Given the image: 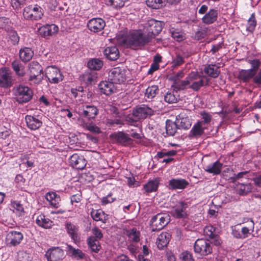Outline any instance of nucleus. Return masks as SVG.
<instances>
[{
	"label": "nucleus",
	"mask_w": 261,
	"mask_h": 261,
	"mask_svg": "<svg viewBox=\"0 0 261 261\" xmlns=\"http://www.w3.org/2000/svg\"><path fill=\"white\" fill-rule=\"evenodd\" d=\"M120 42L127 47L137 49L144 46L150 41L149 40V37L146 36L143 30L139 29L130 31Z\"/></svg>",
	"instance_id": "obj_1"
},
{
	"label": "nucleus",
	"mask_w": 261,
	"mask_h": 261,
	"mask_svg": "<svg viewBox=\"0 0 261 261\" xmlns=\"http://www.w3.org/2000/svg\"><path fill=\"white\" fill-rule=\"evenodd\" d=\"M28 81L32 84L39 85L43 79V68L36 61H32L28 65Z\"/></svg>",
	"instance_id": "obj_2"
},
{
	"label": "nucleus",
	"mask_w": 261,
	"mask_h": 261,
	"mask_svg": "<svg viewBox=\"0 0 261 261\" xmlns=\"http://www.w3.org/2000/svg\"><path fill=\"white\" fill-rule=\"evenodd\" d=\"M13 95L16 101L19 103H23L32 99L33 92L29 87L24 85H19L13 88Z\"/></svg>",
	"instance_id": "obj_3"
},
{
	"label": "nucleus",
	"mask_w": 261,
	"mask_h": 261,
	"mask_svg": "<svg viewBox=\"0 0 261 261\" xmlns=\"http://www.w3.org/2000/svg\"><path fill=\"white\" fill-rule=\"evenodd\" d=\"M163 24V23L160 21L151 19L144 23L143 30L151 41L155 36L162 31Z\"/></svg>",
	"instance_id": "obj_4"
},
{
	"label": "nucleus",
	"mask_w": 261,
	"mask_h": 261,
	"mask_svg": "<svg viewBox=\"0 0 261 261\" xmlns=\"http://www.w3.org/2000/svg\"><path fill=\"white\" fill-rule=\"evenodd\" d=\"M44 15L43 9L38 5H31L23 9V15L25 19L30 20H38Z\"/></svg>",
	"instance_id": "obj_5"
},
{
	"label": "nucleus",
	"mask_w": 261,
	"mask_h": 261,
	"mask_svg": "<svg viewBox=\"0 0 261 261\" xmlns=\"http://www.w3.org/2000/svg\"><path fill=\"white\" fill-rule=\"evenodd\" d=\"M170 220V216L166 213H159L153 216L150 221L152 231H159L162 229L168 224Z\"/></svg>",
	"instance_id": "obj_6"
},
{
	"label": "nucleus",
	"mask_w": 261,
	"mask_h": 261,
	"mask_svg": "<svg viewBox=\"0 0 261 261\" xmlns=\"http://www.w3.org/2000/svg\"><path fill=\"white\" fill-rule=\"evenodd\" d=\"M194 249L195 253L201 256H206L212 252L211 243L208 240H197L194 244Z\"/></svg>",
	"instance_id": "obj_7"
},
{
	"label": "nucleus",
	"mask_w": 261,
	"mask_h": 261,
	"mask_svg": "<svg viewBox=\"0 0 261 261\" xmlns=\"http://www.w3.org/2000/svg\"><path fill=\"white\" fill-rule=\"evenodd\" d=\"M45 76L51 84H58L62 81L64 78L60 69L55 66H48L46 68Z\"/></svg>",
	"instance_id": "obj_8"
},
{
	"label": "nucleus",
	"mask_w": 261,
	"mask_h": 261,
	"mask_svg": "<svg viewBox=\"0 0 261 261\" xmlns=\"http://www.w3.org/2000/svg\"><path fill=\"white\" fill-rule=\"evenodd\" d=\"M126 71L123 68L118 67L112 69L109 74V78L114 84H121L126 80Z\"/></svg>",
	"instance_id": "obj_9"
},
{
	"label": "nucleus",
	"mask_w": 261,
	"mask_h": 261,
	"mask_svg": "<svg viewBox=\"0 0 261 261\" xmlns=\"http://www.w3.org/2000/svg\"><path fill=\"white\" fill-rule=\"evenodd\" d=\"M12 85V72L8 67L0 68V87L2 88L10 87Z\"/></svg>",
	"instance_id": "obj_10"
},
{
	"label": "nucleus",
	"mask_w": 261,
	"mask_h": 261,
	"mask_svg": "<svg viewBox=\"0 0 261 261\" xmlns=\"http://www.w3.org/2000/svg\"><path fill=\"white\" fill-rule=\"evenodd\" d=\"M133 116L139 120L144 119L154 114V111L145 105L136 107L133 109Z\"/></svg>",
	"instance_id": "obj_11"
},
{
	"label": "nucleus",
	"mask_w": 261,
	"mask_h": 261,
	"mask_svg": "<svg viewBox=\"0 0 261 261\" xmlns=\"http://www.w3.org/2000/svg\"><path fill=\"white\" fill-rule=\"evenodd\" d=\"M65 229L67 233L70 237L71 239L75 243H77L80 242L81 237L79 231V227L70 222H66L65 224Z\"/></svg>",
	"instance_id": "obj_12"
},
{
	"label": "nucleus",
	"mask_w": 261,
	"mask_h": 261,
	"mask_svg": "<svg viewBox=\"0 0 261 261\" xmlns=\"http://www.w3.org/2000/svg\"><path fill=\"white\" fill-rule=\"evenodd\" d=\"M47 261H60L64 257V251L59 247H52L45 254Z\"/></svg>",
	"instance_id": "obj_13"
},
{
	"label": "nucleus",
	"mask_w": 261,
	"mask_h": 261,
	"mask_svg": "<svg viewBox=\"0 0 261 261\" xmlns=\"http://www.w3.org/2000/svg\"><path fill=\"white\" fill-rule=\"evenodd\" d=\"M87 25L90 31L95 33L102 31L106 25V22L100 18H94L89 20Z\"/></svg>",
	"instance_id": "obj_14"
},
{
	"label": "nucleus",
	"mask_w": 261,
	"mask_h": 261,
	"mask_svg": "<svg viewBox=\"0 0 261 261\" xmlns=\"http://www.w3.org/2000/svg\"><path fill=\"white\" fill-rule=\"evenodd\" d=\"M81 110V115L89 120L95 119L98 114V109L93 105H84Z\"/></svg>",
	"instance_id": "obj_15"
},
{
	"label": "nucleus",
	"mask_w": 261,
	"mask_h": 261,
	"mask_svg": "<svg viewBox=\"0 0 261 261\" xmlns=\"http://www.w3.org/2000/svg\"><path fill=\"white\" fill-rule=\"evenodd\" d=\"M189 185V182L185 179L172 178L168 181V187L170 190H184Z\"/></svg>",
	"instance_id": "obj_16"
},
{
	"label": "nucleus",
	"mask_w": 261,
	"mask_h": 261,
	"mask_svg": "<svg viewBox=\"0 0 261 261\" xmlns=\"http://www.w3.org/2000/svg\"><path fill=\"white\" fill-rule=\"evenodd\" d=\"M188 206L187 202L179 201L173 207V215L177 218H185L187 214L186 209Z\"/></svg>",
	"instance_id": "obj_17"
},
{
	"label": "nucleus",
	"mask_w": 261,
	"mask_h": 261,
	"mask_svg": "<svg viewBox=\"0 0 261 261\" xmlns=\"http://www.w3.org/2000/svg\"><path fill=\"white\" fill-rule=\"evenodd\" d=\"M70 165L73 168L82 170L87 164L86 160L82 156H80L77 154H73L69 159Z\"/></svg>",
	"instance_id": "obj_18"
},
{
	"label": "nucleus",
	"mask_w": 261,
	"mask_h": 261,
	"mask_svg": "<svg viewBox=\"0 0 261 261\" xmlns=\"http://www.w3.org/2000/svg\"><path fill=\"white\" fill-rule=\"evenodd\" d=\"M58 27L55 24H46L40 27L38 29L39 34L43 37L55 35L58 32Z\"/></svg>",
	"instance_id": "obj_19"
},
{
	"label": "nucleus",
	"mask_w": 261,
	"mask_h": 261,
	"mask_svg": "<svg viewBox=\"0 0 261 261\" xmlns=\"http://www.w3.org/2000/svg\"><path fill=\"white\" fill-rule=\"evenodd\" d=\"M114 139L117 143L123 146H127L132 143L133 140L128 135L123 132H118L113 135Z\"/></svg>",
	"instance_id": "obj_20"
},
{
	"label": "nucleus",
	"mask_w": 261,
	"mask_h": 261,
	"mask_svg": "<svg viewBox=\"0 0 261 261\" xmlns=\"http://www.w3.org/2000/svg\"><path fill=\"white\" fill-rule=\"evenodd\" d=\"M23 238V234L20 232L11 231L9 232L7 236L8 242L13 246L19 244Z\"/></svg>",
	"instance_id": "obj_21"
},
{
	"label": "nucleus",
	"mask_w": 261,
	"mask_h": 261,
	"mask_svg": "<svg viewBox=\"0 0 261 261\" xmlns=\"http://www.w3.org/2000/svg\"><path fill=\"white\" fill-rule=\"evenodd\" d=\"M98 87L100 92L106 95L112 94L115 90L114 83L112 81H102L99 84Z\"/></svg>",
	"instance_id": "obj_22"
},
{
	"label": "nucleus",
	"mask_w": 261,
	"mask_h": 261,
	"mask_svg": "<svg viewBox=\"0 0 261 261\" xmlns=\"http://www.w3.org/2000/svg\"><path fill=\"white\" fill-rule=\"evenodd\" d=\"M25 120L27 126L31 130H36L42 124V121L35 116L27 115Z\"/></svg>",
	"instance_id": "obj_23"
},
{
	"label": "nucleus",
	"mask_w": 261,
	"mask_h": 261,
	"mask_svg": "<svg viewBox=\"0 0 261 261\" xmlns=\"http://www.w3.org/2000/svg\"><path fill=\"white\" fill-rule=\"evenodd\" d=\"M218 11L214 9H211L208 12L203 16L201 20L203 23L210 24L215 22L218 18Z\"/></svg>",
	"instance_id": "obj_24"
},
{
	"label": "nucleus",
	"mask_w": 261,
	"mask_h": 261,
	"mask_svg": "<svg viewBox=\"0 0 261 261\" xmlns=\"http://www.w3.org/2000/svg\"><path fill=\"white\" fill-rule=\"evenodd\" d=\"M103 54L106 58L111 61H115L119 57V52L115 46L107 47L103 50Z\"/></svg>",
	"instance_id": "obj_25"
},
{
	"label": "nucleus",
	"mask_w": 261,
	"mask_h": 261,
	"mask_svg": "<svg viewBox=\"0 0 261 261\" xmlns=\"http://www.w3.org/2000/svg\"><path fill=\"white\" fill-rule=\"evenodd\" d=\"M222 164L217 161L212 164L207 165L204 170L205 172L212 174L214 175H219L221 173L222 169Z\"/></svg>",
	"instance_id": "obj_26"
},
{
	"label": "nucleus",
	"mask_w": 261,
	"mask_h": 261,
	"mask_svg": "<svg viewBox=\"0 0 261 261\" xmlns=\"http://www.w3.org/2000/svg\"><path fill=\"white\" fill-rule=\"evenodd\" d=\"M202 122H197L193 125L190 132V137L197 138L203 134L205 127L202 125Z\"/></svg>",
	"instance_id": "obj_27"
},
{
	"label": "nucleus",
	"mask_w": 261,
	"mask_h": 261,
	"mask_svg": "<svg viewBox=\"0 0 261 261\" xmlns=\"http://www.w3.org/2000/svg\"><path fill=\"white\" fill-rule=\"evenodd\" d=\"M36 223L39 226L45 229L50 228L54 225L53 222L43 214L37 217Z\"/></svg>",
	"instance_id": "obj_28"
},
{
	"label": "nucleus",
	"mask_w": 261,
	"mask_h": 261,
	"mask_svg": "<svg viewBox=\"0 0 261 261\" xmlns=\"http://www.w3.org/2000/svg\"><path fill=\"white\" fill-rule=\"evenodd\" d=\"M170 241V235L167 232H162L158 236L156 244L160 250H162L166 247Z\"/></svg>",
	"instance_id": "obj_29"
},
{
	"label": "nucleus",
	"mask_w": 261,
	"mask_h": 261,
	"mask_svg": "<svg viewBox=\"0 0 261 261\" xmlns=\"http://www.w3.org/2000/svg\"><path fill=\"white\" fill-rule=\"evenodd\" d=\"M45 199L53 207L57 208L60 206V197L55 192H49L47 193L45 195Z\"/></svg>",
	"instance_id": "obj_30"
},
{
	"label": "nucleus",
	"mask_w": 261,
	"mask_h": 261,
	"mask_svg": "<svg viewBox=\"0 0 261 261\" xmlns=\"http://www.w3.org/2000/svg\"><path fill=\"white\" fill-rule=\"evenodd\" d=\"M19 55L20 59L24 62L31 60L34 56V51L30 47H23L20 49Z\"/></svg>",
	"instance_id": "obj_31"
},
{
	"label": "nucleus",
	"mask_w": 261,
	"mask_h": 261,
	"mask_svg": "<svg viewBox=\"0 0 261 261\" xmlns=\"http://www.w3.org/2000/svg\"><path fill=\"white\" fill-rule=\"evenodd\" d=\"M204 72L208 76L213 77H217L220 73V68L215 64H209L205 66Z\"/></svg>",
	"instance_id": "obj_32"
},
{
	"label": "nucleus",
	"mask_w": 261,
	"mask_h": 261,
	"mask_svg": "<svg viewBox=\"0 0 261 261\" xmlns=\"http://www.w3.org/2000/svg\"><path fill=\"white\" fill-rule=\"evenodd\" d=\"M11 210L19 217L24 216L25 214L23 206L19 201H11Z\"/></svg>",
	"instance_id": "obj_33"
},
{
	"label": "nucleus",
	"mask_w": 261,
	"mask_h": 261,
	"mask_svg": "<svg viewBox=\"0 0 261 261\" xmlns=\"http://www.w3.org/2000/svg\"><path fill=\"white\" fill-rule=\"evenodd\" d=\"M160 180L159 178H155L153 180L148 181L143 186V189L146 193H151L155 192L158 189Z\"/></svg>",
	"instance_id": "obj_34"
},
{
	"label": "nucleus",
	"mask_w": 261,
	"mask_h": 261,
	"mask_svg": "<svg viewBox=\"0 0 261 261\" xmlns=\"http://www.w3.org/2000/svg\"><path fill=\"white\" fill-rule=\"evenodd\" d=\"M246 222V226H243L241 229L243 239L247 238L254 231V222L251 219H248Z\"/></svg>",
	"instance_id": "obj_35"
},
{
	"label": "nucleus",
	"mask_w": 261,
	"mask_h": 261,
	"mask_svg": "<svg viewBox=\"0 0 261 261\" xmlns=\"http://www.w3.org/2000/svg\"><path fill=\"white\" fill-rule=\"evenodd\" d=\"M96 76L94 72L87 71L80 77V81L86 85L91 84L95 80Z\"/></svg>",
	"instance_id": "obj_36"
},
{
	"label": "nucleus",
	"mask_w": 261,
	"mask_h": 261,
	"mask_svg": "<svg viewBox=\"0 0 261 261\" xmlns=\"http://www.w3.org/2000/svg\"><path fill=\"white\" fill-rule=\"evenodd\" d=\"M12 67L18 76H23L25 74L24 67L18 60H14L12 63Z\"/></svg>",
	"instance_id": "obj_37"
},
{
	"label": "nucleus",
	"mask_w": 261,
	"mask_h": 261,
	"mask_svg": "<svg viewBox=\"0 0 261 261\" xmlns=\"http://www.w3.org/2000/svg\"><path fill=\"white\" fill-rule=\"evenodd\" d=\"M126 234L130 242L138 243L140 241V232L135 228L127 230Z\"/></svg>",
	"instance_id": "obj_38"
},
{
	"label": "nucleus",
	"mask_w": 261,
	"mask_h": 261,
	"mask_svg": "<svg viewBox=\"0 0 261 261\" xmlns=\"http://www.w3.org/2000/svg\"><path fill=\"white\" fill-rule=\"evenodd\" d=\"M179 99V95L176 91H169L164 96V100L169 103H174L177 102Z\"/></svg>",
	"instance_id": "obj_39"
},
{
	"label": "nucleus",
	"mask_w": 261,
	"mask_h": 261,
	"mask_svg": "<svg viewBox=\"0 0 261 261\" xmlns=\"http://www.w3.org/2000/svg\"><path fill=\"white\" fill-rule=\"evenodd\" d=\"M91 216L95 221H101L103 222L107 219V216L101 210H92L91 212Z\"/></svg>",
	"instance_id": "obj_40"
},
{
	"label": "nucleus",
	"mask_w": 261,
	"mask_h": 261,
	"mask_svg": "<svg viewBox=\"0 0 261 261\" xmlns=\"http://www.w3.org/2000/svg\"><path fill=\"white\" fill-rule=\"evenodd\" d=\"M69 254L77 260L84 258L85 257V253L82 250L79 249H75L72 246H68Z\"/></svg>",
	"instance_id": "obj_41"
},
{
	"label": "nucleus",
	"mask_w": 261,
	"mask_h": 261,
	"mask_svg": "<svg viewBox=\"0 0 261 261\" xmlns=\"http://www.w3.org/2000/svg\"><path fill=\"white\" fill-rule=\"evenodd\" d=\"M88 67L93 70H99L103 66V62L99 59L93 58L90 59L88 62Z\"/></svg>",
	"instance_id": "obj_42"
},
{
	"label": "nucleus",
	"mask_w": 261,
	"mask_h": 261,
	"mask_svg": "<svg viewBox=\"0 0 261 261\" xmlns=\"http://www.w3.org/2000/svg\"><path fill=\"white\" fill-rule=\"evenodd\" d=\"M98 241L93 237H89L87 239L88 245L92 251L97 252L100 250V245Z\"/></svg>",
	"instance_id": "obj_43"
},
{
	"label": "nucleus",
	"mask_w": 261,
	"mask_h": 261,
	"mask_svg": "<svg viewBox=\"0 0 261 261\" xmlns=\"http://www.w3.org/2000/svg\"><path fill=\"white\" fill-rule=\"evenodd\" d=\"M178 128L176 122L170 120L166 121V129L167 135L173 136L176 132Z\"/></svg>",
	"instance_id": "obj_44"
},
{
	"label": "nucleus",
	"mask_w": 261,
	"mask_h": 261,
	"mask_svg": "<svg viewBox=\"0 0 261 261\" xmlns=\"http://www.w3.org/2000/svg\"><path fill=\"white\" fill-rule=\"evenodd\" d=\"M255 74L253 72L252 70H242L239 73V79L244 82L248 81L250 79L252 78Z\"/></svg>",
	"instance_id": "obj_45"
},
{
	"label": "nucleus",
	"mask_w": 261,
	"mask_h": 261,
	"mask_svg": "<svg viewBox=\"0 0 261 261\" xmlns=\"http://www.w3.org/2000/svg\"><path fill=\"white\" fill-rule=\"evenodd\" d=\"M175 122L179 129H188L191 125L190 122L187 118L176 119Z\"/></svg>",
	"instance_id": "obj_46"
},
{
	"label": "nucleus",
	"mask_w": 261,
	"mask_h": 261,
	"mask_svg": "<svg viewBox=\"0 0 261 261\" xmlns=\"http://www.w3.org/2000/svg\"><path fill=\"white\" fill-rule=\"evenodd\" d=\"M203 79L204 77H202L198 80L192 82V84L190 85H189V87L193 89L195 91H198L204 85L208 84L207 81H206V82H205Z\"/></svg>",
	"instance_id": "obj_47"
},
{
	"label": "nucleus",
	"mask_w": 261,
	"mask_h": 261,
	"mask_svg": "<svg viewBox=\"0 0 261 261\" xmlns=\"http://www.w3.org/2000/svg\"><path fill=\"white\" fill-rule=\"evenodd\" d=\"M158 92V87L155 85H153L148 87L146 89L145 96L148 98H152L155 96Z\"/></svg>",
	"instance_id": "obj_48"
},
{
	"label": "nucleus",
	"mask_w": 261,
	"mask_h": 261,
	"mask_svg": "<svg viewBox=\"0 0 261 261\" xmlns=\"http://www.w3.org/2000/svg\"><path fill=\"white\" fill-rule=\"evenodd\" d=\"M256 25V21L254 13H252L249 18L247 22V31L252 32Z\"/></svg>",
	"instance_id": "obj_49"
},
{
	"label": "nucleus",
	"mask_w": 261,
	"mask_h": 261,
	"mask_svg": "<svg viewBox=\"0 0 261 261\" xmlns=\"http://www.w3.org/2000/svg\"><path fill=\"white\" fill-rule=\"evenodd\" d=\"M189 85H190V81L187 78L185 80H179L174 83V87L177 90H184Z\"/></svg>",
	"instance_id": "obj_50"
},
{
	"label": "nucleus",
	"mask_w": 261,
	"mask_h": 261,
	"mask_svg": "<svg viewBox=\"0 0 261 261\" xmlns=\"http://www.w3.org/2000/svg\"><path fill=\"white\" fill-rule=\"evenodd\" d=\"M125 1V0H108L106 4L108 6L117 9L122 7L124 5Z\"/></svg>",
	"instance_id": "obj_51"
},
{
	"label": "nucleus",
	"mask_w": 261,
	"mask_h": 261,
	"mask_svg": "<svg viewBox=\"0 0 261 261\" xmlns=\"http://www.w3.org/2000/svg\"><path fill=\"white\" fill-rule=\"evenodd\" d=\"M170 33L172 38L177 41H181L185 38L183 33L177 30L172 28L170 30Z\"/></svg>",
	"instance_id": "obj_52"
},
{
	"label": "nucleus",
	"mask_w": 261,
	"mask_h": 261,
	"mask_svg": "<svg viewBox=\"0 0 261 261\" xmlns=\"http://www.w3.org/2000/svg\"><path fill=\"white\" fill-rule=\"evenodd\" d=\"M251 190L252 186L250 184H241L239 187V193L240 195L246 194L251 192Z\"/></svg>",
	"instance_id": "obj_53"
},
{
	"label": "nucleus",
	"mask_w": 261,
	"mask_h": 261,
	"mask_svg": "<svg viewBox=\"0 0 261 261\" xmlns=\"http://www.w3.org/2000/svg\"><path fill=\"white\" fill-rule=\"evenodd\" d=\"M147 6L153 9H159L163 6L162 0H146Z\"/></svg>",
	"instance_id": "obj_54"
},
{
	"label": "nucleus",
	"mask_w": 261,
	"mask_h": 261,
	"mask_svg": "<svg viewBox=\"0 0 261 261\" xmlns=\"http://www.w3.org/2000/svg\"><path fill=\"white\" fill-rule=\"evenodd\" d=\"M248 63L251 65V68L249 70H252L253 72L256 74V72L261 65L259 60L255 59L253 60H249Z\"/></svg>",
	"instance_id": "obj_55"
},
{
	"label": "nucleus",
	"mask_w": 261,
	"mask_h": 261,
	"mask_svg": "<svg viewBox=\"0 0 261 261\" xmlns=\"http://www.w3.org/2000/svg\"><path fill=\"white\" fill-rule=\"evenodd\" d=\"M9 38L13 45H16L19 41V37L16 31L11 30L9 33Z\"/></svg>",
	"instance_id": "obj_56"
},
{
	"label": "nucleus",
	"mask_w": 261,
	"mask_h": 261,
	"mask_svg": "<svg viewBox=\"0 0 261 261\" xmlns=\"http://www.w3.org/2000/svg\"><path fill=\"white\" fill-rule=\"evenodd\" d=\"M204 232L205 236L210 239H214L216 236L215 234V228L212 226H208L204 229Z\"/></svg>",
	"instance_id": "obj_57"
},
{
	"label": "nucleus",
	"mask_w": 261,
	"mask_h": 261,
	"mask_svg": "<svg viewBox=\"0 0 261 261\" xmlns=\"http://www.w3.org/2000/svg\"><path fill=\"white\" fill-rule=\"evenodd\" d=\"M10 21L9 18L0 17V29L8 31L9 30Z\"/></svg>",
	"instance_id": "obj_58"
},
{
	"label": "nucleus",
	"mask_w": 261,
	"mask_h": 261,
	"mask_svg": "<svg viewBox=\"0 0 261 261\" xmlns=\"http://www.w3.org/2000/svg\"><path fill=\"white\" fill-rule=\"evenodd\" d=\"M107 123L110 126H118L119 127L125 124L123 120L118 118L109 119L108 120Z\"/></svg>",
	"instance_id": "obj_59"
},
{
	"label": "nucleus",
	"mask_w": 261,
	"mask_h": 261,
	"mask_svg": "<svg viewBox=\"0 0 261 261\" xmlns=\"http://www.w3.org/2000/svg\"><path fill=\"white\" fill-rule=\"evenodd\" d=\"M139 120L136 118V117L133 116V111H132V114H129L126 116L125 118L124 121L125 123H127L128 125H135V123L137 122Z\"/></svg>",
	"instance_id": "obj_60"
},
{
	"label": "nucleus",
	"mask_w": 261,
	"mask_h": 261,
	"mask_svg": "<svg viewBox=\"0 0 261 261\" xmlns=\"http://www.w3.org/2000/svg\"><path fill=\"white\" fill-rule=\"evenodd\" d=\"M202 118L203 119V121H201L200 122H202V125H204L206 123H209L212 118V116L208 113L203 111L200 113Z\"/></svg>",
	"instance_id": "obj_61"
},
{
	"label": "nucleus",
	"mask_w": 261,
	"mask_h": 261,
	"mask_svg": "<svg viewBox=\"0 0 261 261\" xmlns=\"http://www.w3.org/2000/svg\"><path fill=\"white\" fill-rule=\"evenodd\" d=\"M202 77H204L197 72H191L187 77V79L190 81V84L195 81L198 80Z\"/></svg>",
	"instance_id": "obj_62"
},
{
	"label": "nucleus",
	"mask_w": 261,
	"mask_h": 261,
	"mask_svg": "<svg viewBox=\"0 0 261 261\" xmlns=\"http://www.w3.org/2000/svg\"><path fill=\"white\" fill-rule=\"evenodd\" d=\"M180 257L183 261H195L192 253L188 251H184L181 253Z\"/></svg>",
	"instance_id": "obj_63"
},
{
	"label": "nucleus",
	"mask_w": 261,
	"mask_h": 261,
	"mask_svg": "<svg viewBox=\"0 0 261 261\" xmlns=\"http://www.w3.org/2000/svg\"><path fill=\"white\" fill-rule=\"evenodd\" d=\"M85 126L87 129L92 133L99 134L101 132L100 128L93 123H86Z\"/></svg>",
	"instance_id": "obj_64"
}]
</instances>
